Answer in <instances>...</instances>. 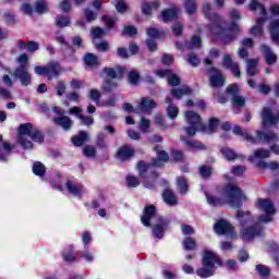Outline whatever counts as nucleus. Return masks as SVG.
Listing matches in <instances>:
<instances>
[{
	"label": "nucleus",
	"instance_id": "obj_1",
	"mask_svg": "<svg viewBox=\"0 0 279 279\" xmlns=\"http://www.w3.org/2000/svg\"><path fill=\"white\" fill-rule=\"evenodd\" d=\"M210 10H211L210 4L205 3L203 5V12L206 19H208L211 23L210 24L211 34H214L215 36H218V38H220V40H222L225 45H230V43H232V40L236 38V35L240 32L239 24L231 22L230 27H226V23L223 22V20L220 19L219 15L215 13L210 15Z\"/></svg>",
	"mask_w": 279,
	"mask_h": 279
},
{
	"label": "nucleus",
	"instance_id": "obj_2",
	"mask_svg": "<svg viewBox=\"0 0 279 279\" xmlns=\"http://www.w3.org/2000/svg\"><path fill=\"white\" fill-rule=\"evenodd\" d=\"M209 206H223L229 204L232 208H241L243 202L247 199L243 191L236 184H227L219 196L206 195Z\"/></svg>",
	"mask_w": 279,
	"mask_h": 279
},
{
	"label": "nucleus",
	"instance_id": "obj_3",
	"mask_svg": "<svg viewBox=\"0 0 279 279\" xmlns=\"http://www.w3.org/2000/svg\"><path fill=\"white\" fill-rule=\"evenodd\" d=\"M185 120L189 125L184 129L187 136H195L197 132H206L207 134H213V132H216L217 126L219 125V120L217 118H211L209 120L208 126L204 125L199 114L194 111L185 112Z\"/></svg>",
	"mask_w": 279,
	"mask_h": 279
},
{
	"label": "nucleus",
	"instance_id": "obj_4",
	"mask_svg": "<svg viewBox=\"0 0 279 279\" xmlns=\"http://www.w3.org/2000/svg\"><path fill=\"white\" fill-rule=\"evenodd\" d=\"M141 221L146 228H149L151 223L155 225L153 234H155L157 239H162L165 230H167L169 226V221L166 218L156 215V207H154V205H147L145 207Z\"/></svg>",
	"mask_w": 279,
	"mask_h": 279
},
{
	"label": "nucleus",
	"instance_id": "obj_5",
	"mask_svg": "<svg viewBox=\"0 0 279 279\" xmlns=\"http://www.w3.org/2000/svg\"><path fill=\"white\" fill-rule=\"evenodd\" d=\"M29 138L31 141H28ZM34 143H43L45 141V136L38 129L34 128L32 124H21L19 130V143L22 145L24 149H32L34 147Z\"/></svg>",
	"mask_w": 279,
	"mask_h": 279
},
{
	"label": "nucleus",
	"instance_id": "obj_6",
	"mask_svg": "<svg viewBox=\"0 0 279 279\" xmlns=\"http://www.w3.org/2000/svg\"><path fill=\"white\" fill-rule=\"evenodd\" d=\"M215 265L221 267V258L213 251H205L203 253V267L196 270L199 278H210L215 276Z\"/></svg>",
	"mask_w": 279,
	"mask_h": 279
},
{
	"label": "nucleus",
	"instance_id": "obj_7",
	"mask_svg": "<svg viewBox=\"0 0 279 279\" xmlns=\"http://www.w3.org/2000/svg\"><path fill=\"white\" fill-rule=\"evenodd\" d=\"M233 134H236L238 136H243L244 140L247 143H277L278 141V135L274 132H269L267 134L263 133V131H256V136L250 135L247 131H243V129L239 125H235L233 128Z\"/></svg>",
	"mask_w": 279,
	"mask_h": 279
},
{
	"label": "nucleus",
	"instance_id": "obj_8",
	"mask_svg": "<svg viewBox=\"0 0 279 279\" xmlns=\"http://www.w3.org/2000/svg\"><path fill=\"white\" fill-rule=\"evenodd\" d=\"M248 10L251 12H256V10H258L262 15L260 19L256 20L255 26L251 28L252 36H263V25H265V22L267 21V10L265 9V5L257 0H252L248 4Z\"/></svg>",
	"mask_w": 279,
	"mask_h": 279
},
{
	"label": "nucleus",
	"instance_id": "obj_9",
	"mask_svg": "<svg viewBox=\"0 0 279 279\" xmlns=\"http://www.w3.org/2000/svg\"><path fill=\"white\" fill-rule=\"evenodd\" d=\"M27 60H29V58L26 53L21 54L17 58L20 66L13 72L14 77L20 80L22 86H29V84H32V75L27 72Z\"/></svg>",
	"mask_w": 279,
	"mask_h": 279
},
{
	"label": "nucleus",
	"instance_id": "obj_10",
	"mask_svg": "<svg viewBox=\"0 0 279 279\" xmlns=\"http://www.w3.org/2000/svg\"><path fill=\"white\" fill-rule=\"evenodd\" d=\"M123 110L125 112H136L137 114H149L154 108H156V101L154 99L144 97L141 99L138 106L134 109V107L130 104L123 105Z\"/></svg>",
	"mask_w": 279,
	"mask_h": 279
},
{
	"label": "nucleus",
	"instance_id": "obj_11",
	"mask_svg": "<svg viewBox=\"0 0 279 279\" xmlns=\"http://www.w3.org/2000/svg\"><path fill=\"white\" fill-rule=\"evenodd\" d=\"M257 208L263 213H266V215L259 216L260 223H269V221H272V217L276 215V207H274L271 201L259 198L257 201Z\"/></svg>",
	"mask_w": 279,
	"mask_h": 279
},
{
	"label": "nucleus",
	"instance_id": "obj_12",
	"mask_svg": "<svg viewBox=\"0 0 279 279\" xmlns=\"http://www.w3.org/2000/svg\"><path fill=\"white\" fill-rule=\"evenodd\" d=\"M227 93L229 95H233L232 98V106H233V112L236 114L243 106H245V98L243 96L236 95L239 93V86L236 84H231L227 88Z\"/></svg>",
	"mask_w": 279,
	"mask_h": 279
},
{
	"label": "nucleus",
	"instance_id": "obj_13",
	"mask_svg": "<svg viewBox=\"0 0 279 279\" xmlns=\"http://www.w3.org/2000/svg\"><path fill=\"white\" fill-rule=\"evenodd\" d=\"M214 230L217 234H225L226 236H236L234 233V227L227 220H219L215 226Z\"/></svg>",
	"mask_w": 279,
	"mask_h": 279
},
{
	"label": "nucleus",
	"instance_id": "obj_14",
	"mask_svg": "<svg viewBox=\"0 0 279 279\" xmlns=\"http://www.w3.org/2000/svg\"><path fill=\"white\" fill-rule=\"evenodd\" d=\"M260 234H263V226H260V223H256L254 227L243 229L241 236L242 240L247 243L253 241L255 236H260Z\"/></svg>",
	"mask_w": 279,
	"mask_h": 279
},
{
	"label": "nucleus",
	"instance_id": "obj_15",
	"mask_svg": "<svg viewBox=\"0 0 279 279\" xmlns=\"http://www.w3.org/2000/svg\"><path fill=\"white\" fill-rule=\"evenodd\" d=\"M208 73L210 86H213V88H219L226 84V78H223V74H221L219 70L211 68Z\"/></svg>",
	"mask_w": 279,
	"mask_h": 279
},
{
	"label": "nucleus",
	"instance_id": "obj_16",
	"mask_svg": "<svg viewBox=\"0 0 279 279\" xmlns=\"http://www.w3.org/2000/svg\"><path fill=\"white\" fill-rule=\"evenodd\" d=\"M222 64L225 69H230L234 77H241V70L239 69V63L232 61V57H230V54H225Z\"/></svg>",
	"mask_w": 279,
	"mask_h": 279
},
{
	"label": "nucleus",
	"instance_id": "obj_17",
	"mask_svg": "<svg viewBox=\"0 0 279 279\" xmlns=\"http://www.w3.org/2000/svg\"><path fill=\"white\" fill-rule=\"evenodd\" d=\"M156 75H158V77H167L168 84L170 86H178L180 84V77L173 74L171 70H158Z\"/></svg>",
	"mask_w": 279,
	"mask_h": 279
},
{
	"label": "nucleus",
	"instance_id": "obj_18",
	"mask_svg": "<svg viewBox=\"0 0 279 279\" xmlns=\"http://www.w3.org/2000/svg\"><path fill=\"white\" fill-rule=\"evenodd\" d=\"M14 149V146L10 145L8 142H3V136L0 135V161L7 162L10 151Z\"/></svg>",
	"mask_w": 279,
	"mask_h": 279
},
{
	"label": "nucleus",
	"instance_id": "obj_19",
	"mask_svg": "<svg viewBox=\"0 0 279 279\" xmlns=\"http://www.w3.org/2000/svg\"><path fill=\"white\" fill-rule=\"evenodd\" d=\"M46 69H48L46 75L48 80H53V77H58L60 73H62V68L60 66V63L56 61H50L47 65Z\"/></svg>",
	"mask_w": 279,
	"mask_h": 279
},
{
	"label": "nucleus",
	"instance_id": "obj_20",
	"mask_svg": "<svg viewBox=\"0 0 279 279\" xmlns=\"http://www.w3.org/2000/svg\"><path fill=\"white\" fill-rule=\"evenodd\" d=\"M155 151L158 159H153L151 167H162V162H167L169 160V155L167 151L162 150L160 146H156Z\"/></svg>",
	"mask_w": 279,
	"mask_h": 279
},
{
	"label": "nucleus",
	"instance_id": "obj_21",
	"mask_svg": "<svg viewBox=\"0 0 279 279\" xmlns=\"http://www.w3.org/2000/svg\"><path fill=\"white\" fill-rule=\"evenodd\" d=\"M70 114H75L77 119L83 123V125H93L95 121L93 120V117H86L82 114V109L80 107H72L70 109Z\"/></svg>",
	"mask_w": 279,
	"mask_h": 279
},
{
	"label": "nucleus",
	"instance_id": "obj_22",
	"mask_svg": "<svg viewBox=\"0 0 279 279\" xmlns=\"http://www.w3.org/2000/svg\"><path fill=\"white\" fill-rule=\"evenodd\" d=\"M269 156H271V153L268 149L258 148L254 151V155L248 157V161L258 165V160H264V158H269Z\"/></svg>",
	"mask_w": 279,
	"mask_h": 279
},
{
	"label": "nucleus",
	"instance_id": "obj_23",
	"mask_svg": "<svg viewBox=\"0 0 279 279\" xmlns=\"http://www.w3.org/2000/svg\"><path fill=\"white\" fill-rule=\"evenodd\" d=\"M65 186L69 193H71V195H74V197H82V195H84L85 193L84 186L77 185L73 183V181H68L65 183Z\"/></svg>",
	"mask_w": 279,
	"mask_h": 279
},
{
	"label": "nucleus",
	"instance_id": "obj_24",
	"mask_svg": "<svg viewBox=\"0 0 279 279\" xmlns=\"http://www.w3.org/2000/svg\"><path fill=\"white\" fill-rule=\"evenodd\" d=\"M178 8L168 9L161 12V19L163 23H169V21H175L178 19Z\"/></svg>",
	"mask_w": 279,
	"mask_h": 279
},
{
	"label": "nucleus",
	"instance_id": "obj_25",
	"mask_svg": "<svg viewBox=\"0 0 279 279\" xmlns=\"http://www.w3.org/2000/svg\"><path fill=\"white\" fill-rule=\"evenodd\" d=\"M181 141H183V143H185V145H187V147H190V149L192 151L206 149V146H204V144H202V142H197L195 140H190L189 137H181Z\"/></svg>",
	"mask_w": 279,
	"mask_h": 279
},
{
	"label": "nucleus",
	"instance_id": "obj_26",
	"mask_svg": "<svg viewBox=\"0 0 279 279\" xmlns=\"http://www.w3.org/2000/svg\"><path fill=\"white\" fill-rule=\"evenodd\" d=\"M125 68L123 66L117 68V70L112 68H105L106 75L112 80H116L117 77H123V75H125Z\"/></svg>",
	"mask_w": 279,
	"mask_h": 279
},
{
	"label": "nucleus",
	"instance_id": "obj_27",
	"mask_svg": "<svg viewBox=\"0 0 279 279\" xmlns=\"http://www.w3.org/2000/svg\"><path fill=\"white\" fill-rule=\"evenodd\" d=\"M53 122L57 125H60L64 130H71V128L73 125V120L66 116H61L59 118H54Z\"/></svg>",
	"mask_w": 279,
	"mask_h": 279
},
{
	"label": "nucleus",
	"instance_id": "obj_28",
	"mask_svg": "<svg viewBox=\"0 0 279 279\" xmlns=\"http://www.w3.org/2000/svg\"><path fill=\"white\" fill-rule=\"evenodd\" d=\"M134 156V148L130 146H123L118 150V158L121 160H130Z\"/></svg>",
	"mask_w": 279,
	"mask_h": 279
},
{
	"label": "nucleus",
	"instance_id": "obj_29",
	"mask_svg": "<svg viewBox=\"0 0 279 279\" xmlns=\"http://www.w3.org/2000/svg\"><path fill=\"white\" fill-rule=\"evenodd\" d=\"M260 50L263 51V53L265 56L267 64L276 63V60L278 59V57L276 56V53H274L271 51V48L264 45V46H262Z\"/></svg>",
	"mask_w": 279,
	"mask_h": 279
},
{
	"label": "nucleus",
	"instance_id": "obj_30",
	"mask_svg": "<svg viewBox=\"0 0 279 279\" xmlns=\"http://www.w3.org/2000/svg\"><path fill=\"white\" fill-rule=\"evenodd\" d=\"M88 141V133L81 131L78 135L72 137V143L75 147H82Z\"/></svg>",
	"mask_w": 279,
	"mask_h": 279
},
{
	"label": "nucleus",
	"instance_id": "obj_31",
	"mask_svg": "<svg viewBox=\"0 0 279 279\" xmlns=\"http://www.w3.org/2000/svg\"><path fill=\"white\" fill-rule=\"evenodd\" d=\"M17 48L19 49H27L28 51H31L32 53H34V51H38L39 46L38 43L36 41H17Z\"/></svg>",
	"mask_w": 279,
	"mask_h": 279
},
{
	"label": "nucleus",
	"instance_id": "obj_32",
	"mask_svg": "<svg viewBox=\"0 0 279 279\" xmlns=\"http://www.w3.org/2000/svg\"><path fill=\"white\" fill-rule=\"evenodd\" d=\"M163 202L168 204V206H175L178 204V197L171 190H165L163 192Z\"/></svg>",
	"mask_w": 279,
	"mask_h": 279
},
{
	"label": "nucleus",
	"instance_id": "obj_33",
	"mask_svg": "<svg viewBox=\"0 0 279 279\" xmlns=\"http://www.w3.org/2000/svg\"><path fill=\"white\" fill-rule=\"evenodd\" d=\"M191 93H193V90L189 86H182L179 89L173 88L171 90V95L175 99H182L183 95H191Z\"/></svg>",
	"mask_w": 279,
	"mask_h": 279
},
{
	"label": "nucleus",
	"instance_id": "obj_34",
	"mask_svg": "<svg viewBox=\"0 0 279 279\" xmlns=\"http://www.w3.org/2000/svg\"><path fill=\"white\" fill-rule=\"evenodd\" d=\"M166 104H170L167 108V114L170 119H175L178 114L180 113V109H178V106L171 104V99L169 97L166 98Z\"/></svg>",
	"mask_w": 279,
	"mask_h": 279
},
{
	"label": "nucleus",
	"instance_id": "obj_35",
	"mask_svg": "<svg viewBox=\"0 0 279 279\" xmlns=\"http://www.w3.org/2000/svg\"><path fill=\"white\" fill-rule=\"evenodd\" d=\"M257 65H258V61L256 59L247 60V65H246L247 75H250L251 77H254V75L258 73V70L256 69Z\"/></svg>",
	"mask_w": 279,
	"mask_h": 279
},
{
	"label": "nucleus",
	"instance_id": "obj_36",
	"mask_svg": "<svg viewBox=\"0 0 279 279\" xmlns=\"http://www.w3.org/2000/svg\"><path fill=\"white\" fill-rule=\"evenodd\" d=\"M158 8H160V3L158 1H154L150 4L147 2H144L142 4V11L144 14H147V15L151 14L153 10H158Z\"/></svg>",
	"mask_w": 279,
	"mask_h": 279
},
{
	"label": "nucleus",
	"instance_id": "obj_37",
	"mask_svg": "<svg viewBox=\"0 0 279 279\" xmlns=\"http://www.w3.org/2000/svg\"><path fill=\"white\" fill-rule=\"evenodd\" d=\"M257 167L258 169H270V171H276L277 169H279V163L277 161L266 162V161L259 160L257 162Z\"/></svg>",
	"mask_w": 279,
	"mask_h": 279
},
{
	"label": "nucleus",
	"instance_id": "obj_38",
	"mask_svg": "<svg viewBox=\"0 0 279 279\" xmlns=\"http://www.w3.org/2000/svg\"><path fill=\"white\" fill-rule=\"evenodd\" d=\"M236 218L239 219L241 226H245V223H250L252 216L250 215V211L238 210Z\"/></svg>",
	"mask_w": 279,
	"mask_h": 279
},
{
	"label": "nucleus",
	"instance_id": "obj_39",
	"mask_svg": "<svg viewBox=\"0 0 279 279\" xmlns=\"http://www.w3.org/2000/svg\"><path fill=\"white\" fill-rule=\"evenodd\" d=\"M202 47V38L199 36L192 37L190 43L185 44V49H199Z\"/></svg>",
	"mask_w": 279,
	"mask_h": 279
},
{
	"label": "nucleus",
	"instance_id": "obj_40",
	"mask_svg": "<svg viewBox=\"0 0 279 279\" xmlns=\"http://www.w3.org/2000/svg\"><path fill=\"white\" fill-rule=\"evenodd\" d=\"M157 178L158 173L151 172L150 177L146 178L143 182L145 189H154V186H156Z\"/></svg>",
	"mask_w": 279,
	"mask_h": 279
},
{
	"label": "nucleus",
	"instance_id": "obj_41",
	"mask_svg": "<svg viewBox=\"0 0 279 279\" xmlns=\"http://www.w3.org/2000/svg\"><path fill=\"white\" fill-rule=\"evenodd\" d=\"M84 62L87 66H97L99 59L94 53H87L84 58Z\"/></svg>",
	"mask_w": 279,
	"mask_h": 279
},
{
	"label": "nucleus",
	"instance_id": "obj_42",
	"mask_svg": "<svg viewBox=\"0 0 279 279\" xmlns=\"http://www.w3.org/2000/svg\"><path fill=\"white\" fill-rule=\"evenodd\" d=\"M46 171L47 169L45 168V165H43L40 161H36L33 165V173H35V175H39V178H43Z\"/></svg>",
	"mask_w": 279,
	"mask_h": 279
},
{
	"label": "nucleus",
	"instance_id": "obj_43",
	"mask_svg": "<svg viewBox=\"0 0 279 279\" xmlns=\"http://www.w3.org/2000/svg\"><path fill=\"white\" fill-rule=\"evenodd\" d=\"M177 184L180 193H186L189 191V183L184 179V177H179L177 179Z\"/></svg>",
	"mask_w": 279,
	"mask_h": 279
},
{
	"label": "nucleus",
	"instance_id": "obj_44",
	"mask_svg": "<svg viewBox=\"0 0 279 279\" xmlns=\"http://www.w3.org/2000/svg\"><path fill=\"white\" fill-rule=\"evenodd\" d=\"M56 23L58 27H69V25H71V20L69 19V16L58 15L56 19Z\"/></svg>",
	"mask_w": 279,
	"mask_h": 279
},
{
	"label": "nucleus",
	"instance_id": "obj_45",
	"mask_svg": "<svg viewBox=\"0 0 279 279\" xmlns=\"http://www.w3.org/2000/svg\"><path fill=\"white\" fill-rule=\"evenodd\" d=\"M149 167H151V165H148L145 161H140L137 163V169L140 171L141 178H145V173H147V171H149Z\"/></svg>",
	"mask_w": 279,
	"mask_h": 279
},
{
	"label": "nucleus",
	"instance_id": "obj_46",
	"mask_svg": "<svg viewBox=\"0 0 279 279\" xmlns=\"http://www.w3.org/2000/svg\"><path fill=\"white\" fill-rule=\"evenodd\" d=\"M221 154L227 160H234L236 158V153L228 147L222 148Z\"/></svg>",
	"mask_w": 279,
	"mask_h": 279
},
{
	"label": "nucleus",
	"instance_id": "obj_47",
	"mask_svg": "<svg viewBox=\"0 0 279 279\" xmlns=\"http://www.w3.org/2000/svg\"><path fill=\"white\" fill-rule=\"evenodd\" d=\"M185 10L187 14H195V12H197V5L195 4V1L186 0Z\"/></svg>",
	"mask_w": 279,
	"mask_h": 279
},
{
	"label": "nucleus",
	"instance_id": "obj_48",
	"mask_svg": "<svg viewBox=\"0 0 279 279\" xmlns=\"http://www.w3.org/2000/svg\"><path fill=\"white\" fill-rule=\"evenodd\" d=\"M183 247L184 250H195L197 247V244L195 243V240L193 238H186L183 241Z\"/></svg>",
	"mask_w": 279,
	"mask_h": 279
},
{
	"label": "nucleus",
	"instance_id": "obj_49",
	"mask_svg": "<svg viewBox=\"0 0 279 279\" xmlns=\"http://www.w3.org/2000/svg\"><path fill=\"white\" fill-rule=\"evenodd\" d=\"M35 10L38 14H43V12H47V1L40 0L37 1L35 4Z\"/></svg>",
	"mask_w": 279,
	"mask_h": 279
},
{
	"label": "nucleus",
	"instance_id": "obj_50",
	"mask_svg": "<svg viewBox=\"0 0 279 279\" xmlns=\"http://www.w3.org/2000/svg\"><path fill=\"white\" fill-rule=\"evenodd\" d=\"M138 80H141V76L138 75V72L131 71L129 73V82H130V84H133L134 86H136V84H138Z\"/></svg>",
	"mask_w": 279,
	"mask_h": 279
},
{
	"label": "nucleus",
	"instance_id": "obj_51",
	"mask_svg": "<svg viewBox=\"0 0 279 279\" xmlns=\"http://www.w3.org/2000/svg\"><path fill=\"white\" fill-rule=\"evenodd\" d=\"M100 98H101V93H99V90L97 89L89 90V99H92V101H95V104L99 105Z\"/></svg>",
	"mask_w": 279,
	"mask_h": 279
},
{
	"label": "nucleus",
	"instance_id": "obj_52",
	"mask_svg": "<svg viewBox=\"0 0 279 279\" xmlns=\"http://www.w3.org/2000/svg\"><path fill=\"white\" fill-rule=\"evenodd\" d=\"M147 36L149 38H162V33L156 28H148L147 29Z\"/></svg>",
	"mask_w": 279,
	"mask_h": 279
},
{
	"label": "nucleus",
	"instance_id": "obj_53",
	"mask_svg": "<svg viewBox=\"0 0 279 279\" xmlns=\"http://www.w3.org/2000/svg\"><path fill=\"white\" fill-rule=\"evenodd\" d=\"M126 184L131 187H136L138 184H141V181H138V178L136 177H126Z\"/></svg>",
	"mask_w": 279,
	"mask_h": 279
},
{
	"label": "nucleus",
	"instance_id": "obj_54",
	"mask_svg": "<svg viewBox=\"0 0 279 279\" xmlns=\"http://www.w3.org/2000/svg\"><path fill=\"white\" fill-rule=\"evenodd\" d=\"M199 173L202 178H210V173H213V169L207 166H202L199 169Z\"/></svg>",
	"mask_w": 279,
	"mask_h": 279
},
{
	"label": "nucleus",
	"instance_id": "obj_55",
	"mask_svg": "<svg viewBox=\"0 0 279 279\" xmlns=\"http://www.w3.org/2000/svg\"><path fill=\"white\" fill-rule=\"evenodd\" d=\"M256 271L259 274V276H269V268L265 265H257Z\"/></svg>",
	"mask_w": 279,
	"mask_h": 279
},
{
	"label": "nucleus",
	"instance_id": "obj_56",
	"mask_svg": "<svg viewBox=\"0 0 279 279\" xmlns=\"http://www.w3.org/2000/svg\"><path fill=\"white\" fill-rule=\"evenodd\" d=\"M85 17L87 19L88 23H90L97 19V13L93 12L90 9H86Z\"/></svg>",
	"mask_w": 279,
	"mask_h": 279
},
{
	"label": "nucleus",
	"instance_id": "obj_57",
	"mask_svg": "<svg viewBox=\"0 0 279 279\" xmlns=\"http://www.w3.org/2000/svg\"><path fill=\"white\" fill-rule=\"evenodd\" d=\"M66 92V85H64V82L60 81L57 85V95L59 97H62V95Z\"/></svg>",
	"mask_w": 279,
	"mask_h": 279
},
{
	"label": "nucleus",
	"instance_id": "obj_58",
	"mask_svg": "<svg viewBox=\"0 0 279 279\" xmlns=\"http://www.w3.org/2000/svg\"><path fill=\"white\" fill-rule=\"evenodd\" d=\"M231 172L233 173V175H241L242 173H245V167L244 166H234L231 169Z\"/></svg>",
	"mask_w": 279,
	"mask_h": 279
},
{
	"label": "nucleus",
	"instance_id": "obj_59",
	"mask_svg": "<svg viewBox=\"0 0 279 279\" xmlns=\"http://www.w3.org/2000/svg\"><path fill=\"white\" fill-rule=\"evenodd\" d=\"M187 62L192 65V66H197V64H199V58L197 56H195L194 53H191L187 58Z\"/></svg>",
	"mask_w": 279,
	"mask_h": 279
},
{
	"label": "nucleus",
	"instance_id": "obj_60",
	"mask_svg": "<svg viewBox=\"0 0 279 279\" xmlns=\"http://www.w3.org/2000/svg\"><path fill=\"white\" fill-rule=\"evenodd\" d=\"M83 154H84V156H87V158H93V156H95V147L86 146L83 149Z\"/></svg>",
	"mask_w": 279,
	"mask_h": 279
},
{
	"label": "nucleus",
	"instance_id": "obj_61",
	"mask_svg": "<svg viewBox=\"0 0 279 279\" xmlns=\"http://www.w3.org/2000/svg\"><path fill=\"white\" fill-rule=\"evenodd\" d=\"M136 33L137 31L134 26H125L123 31V34H125L126 36H136Z\"/></svg>",
	"mask_w": 279,
	"mask_h": 279
},
{
	"label": "nucleus",
	"instance_id": "obj_62",
	"mask_svg": "<svg viewBox=\"0 0 279 279\" xmlns=\"http://www.w3.org/2000/svg\"><path fill=\"white\" fill-rule=\"evenodd\" d=\"M117 12L123 13L125 10H128V5L123 0H119L118 3L116 4Z\"/></svg>",
	"mask_w": 279,
	"mask_h": 279
},
{
	"label": "nucleus",
	"instance_id": "obj_63",
	"mask_svg": "<svg viewBox=\"0 0 279 279\" xmlns=\"http://www.w3.org/2000/svg\"><path fill=\"white\" fill-rule=\"evenodd\" d=\"M105 32L101 27H96L92 31L93 38H101L104 36Z\"/></svg>",
	"mask_w": 279,
	"mask_h": 279
},
{
	"label": "nucleus",
	"instance_id": "obj_64",
	"mask_svg": "<svg viewBox=\"0 0 279 279\" xmlns=\"http://www.w3.org/2000/svg\"><path fill=\"white\" fill-rule=\"evenodd\" d=\"M140 130L142 132H147V130H149V120L142 118L140 123Z\"/></svg>",
	"mask_w": 279,
	"mask_h": 279
}]
</instances>
